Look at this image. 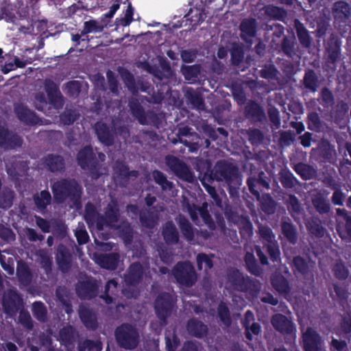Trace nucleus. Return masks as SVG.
Listing matches in <instances>:
<instances>
[{
  "mask_svg": "<svg viewBox=\"0 0 351 351\" xmlns=\"http://www.w3.org/2000/svg\"><path fill=\"white\" fill-rule=\"evenodd\" d=\"M226 288L245 292L248 297H254L260 289L258 281L245 277L239 271H232L228 276Z\"/></svg>",
  "mask_w": 351,
  "mask_h": 351,
  "instance_id": "f257e3e1",
  "label": "nucleus"
},
{
  "mask_svg": "<svg viewBox=\"0 0 351 351\" xmlns=\"http://www.w3.org/2000/svg\"><path fill=\"white\" fill-rule=\"evenodd\" d=\"M226 288L245 292L248 297H254L260 289L258 281L245 277L239 271H232L228 276Z\"/></svg>",
  "mask_w": 351,
  "mask_h": 351,
  "instance_id": "f03ea898",
  "label": "nucleus"
},
{
  "mask_svg": "<svg viewBox=\"0 0 351 351\" xmlns=\"http://www.w3.org/2000/svg\"><path fill=\"white\" fill-rule=\"evenodd\" d=\"M117 211V204L112 202L106 213V219H103L96 216L94 206L91 204H88L86 206L85 219L90 226H95L98 230H102L104 226H114V223L118 218Z\"/></svg>",
  "mask_w": 351,
  "mask_h": 351,
  "instance_id": "7ed1b4c3",
  "label": "nucleus"
},
{
  "mask_svg": "<svg viewBox=\"0 0 351 351\" xmlns=\"http://www.w3.org/2000/svg\"><path fill=\"white\" fill-rule=\"evenodd\" d=\"M47 99L53 104H62V97L56 84L46 80L44 86L36 94L34 104L37 109L43 110L47 105Z\"/></svg>",
  "mask_w": 351,
  "mask_h": 351,
  "instance_id": "20e7f679",
  "label": "nucleus"
},
{
  "mask_svg": "<svg viewBox=\"0 0 351 351\" xmlns=\"http://www.w3.org/2000/svg\"><path fill=\"white\" fill-rule=\"evenodd\" d=\"M116 338L119 345L125 349H133L138 343L137 331L128 324H123L117 329Z\"/></svg>",
  "mask_w": 351,
  "mask_h": 351,
  "instance_id": "39448f33",
  "label": "nucleus"
},
{
  "mask_svg": "<svg viewBox=\"0 0 351 351\" xmlns=\"http://www.w3.org/2000/svg\"><path fill=\"white\" fill-rule=\"evenodd\" d=\"M54 198L58 202H62L68 195H73L79 198L81 195V189L74 182H66L65 180L57 182L53 185Z\"/></svg>",
  "mask_w": 351,
  "mask_h": 351,
  "instance_id": "423d86ee",
  "label": "nucleus"
},
{
  "mask_svg": "<svg viewBox=\"0 0 351 351\" xmlns=\"http://www.w3.org/2000/svg\"><path fill=\"white\" fill-rule=\"evenodd\" d=\"M173 276L177 281L186 286H191L196 281V275L193 266L189 263H179L173 269Z\"/></svg>",
  "mask_w": 351,
  "mask_h": 351,
  "instance_id": "0eeeda50",
  "label": "nucleus"
},
{
  "mask_svg": "<svg viewBox=\"0 0 351 351\" xmlns=\"http://www.w3.org/2000/svg\"><path fill=\"white\" fill-rule=\"evenodd\" d=\"M303 346L305 351H321L322 341L319 335L311 328L303 332Z\"/></svg>",
  "mask_w": 351,
  "mask_h": 351,
  "instance_id": "6e6552de",
  "label": "nucleus"
},
{
  "mask_svg": "<svg viewBox=\"0 0 351 351\" xmlns=\"http://www.w3.org/2000/svg\"><path fill=\"white\" fill-rule=\"evenodd\" d=\"M168 167L180 178L187 181L193 182V176L185 164L178 158L173 156H168L166 158Z\"/></svg>",
  "mask_w": 351,
  "mask_h": 351,
  "instance_id": "1a4fd4ad",
  "label": "nucleus"
},
{
  "mask_svg": "<svg viewBox=\"0 0 351 351\" xmlns=\"http://www.w3.org/2000/svg\"><path fill=\"white\" fill-rule=\"evenodd\" d=\"M175 302L172 295L162 293L156 300L155 308L158 317L164 319L170 313Z\"/></svg>",
  "mask_w": 351,
  "mask_h": 351,
  "instance_id": "9d476101",
  "label": "nucleus"
},
{
  "mask_svg": "<svg viewBox=\"0 0 351 351\" xmlns=\"http://www.w3.org/2000/svg\"><path fill=\"white\" fill-rule=\"evenodd\" d=\"M21 145V138L18 136L9 134L5 123L0 120V147L10 149L20 147Z\"/></svg>",
  "mask_w": 351,
  "mask_h": 351,
  "instance_id": "9b49d317",
  "label": "nucleus"
},
{
  "mask_svg": "<svg viewBox=\"0 0 351 351\" xmlns=\"http://www.w3.org/2000/svg\"><path fill=\"white\" fill-rule=\"evenodd\" d=\"M351 14V8L350 4L344 1L336 2L333 7V15L335 17L334 25L337 27L341 25V23L346 25L348 20Z\"/></svg>",
  "mask_w": 351,
  "mask_h": 351,
  "instance_id": "f8f14e48",
  "label": "nucleus"
},
{
  "mask_svg": "<svg viewBox=\"0 0 351 351\" xmlns=\"http://www.w3.org/2000/svg\"><path fill=\"white\" fill-rule=\"evenodd\" d=\"M3 304L5 311L12 314L20 309L22 306V300L15 291H11L3 297Z\"/></svg>",
  "mask_w": 351,
  "mask_h": 351,
  "instance_id": "ddd939ff",
  "label": "nucleus"
},
{
  "mask_svg": "<svg viewBox=\"0 0 351 351\" xmlns=\"http://www.w3.org/2000/svg\"><path fill=\"white\" fill-rule=\"evenodd\" d=\"M5 165L8 173L12 177L21 176L25 173L27 169L26 163L15 158L8 159Z\"/></svg>",
  "mask_w": 351,
  "mask_h": 351,
  "instance_id": "4468645a",
  "label": "nucleus"
},
{
  "mask_svg": "<svg viewBox=\"0 0 351 351\" xmlns=\"http://www.w3.org/2000/svg\"><path fill=\"white\" fill-rule=\"evenodd\" d=\"M15 112L18 118L27 124H36L38 118L23 104H18L15 107Z\"/></svg>",
  "mask_w": 351,
  "mask_h": 351,
  "instance_id": "2eb2a0df",
  "label": "nucleus"
},
{
  "mask_svg": "<svg viewBox=\"0 0 351 351\" xmlns=\"http://www.w3.org/2000/svg\"><path fill=\"white\" fill-rule=\"evenodd\" d=\"M272 324L276 330L282 332L289 333L293 330L292 323L285 316L282 315L274 316Z\"/></svg>",
  "mask_w": 351,
  "mask_h": 351,
  "instance_id": "dca6fc26",
  "label": "nucleus"
},
{
  "mask_svg": "<svg viewBox=\"0 0 351 351\" xmlns=\"http://www.w3.org/2000/svg\"><path fill=\"white\" fill-rule=\"evenodd\" d=\"M334 289L336 293L339 305L344 306L345 304L348 302L349 298V285L345 282H339L334 285Z\"/></svg>",
  "mask_w": 351,
  "mask_h": 351,
  "instance_id": "f3484780",
  "label": "nucleus"
},
{
  "mask_svg": "<svg viewBox=\"0 0 351 351\" xmlns=\"http://www.w3.org/2000/svg\"><path fill=\"white\" fill-rule=\"evenodd\" d=\"M119 261V256L116 254H111L108 255H102L98 256L96 262L101 267L108 269H114L116 268Z\"/></svg>",
  "mask_w": 351,
  "mask_h": 351,
  "instance_id": "a211bd4d",
  "label": "nucleus"
},
{
  "mask_svg": "<svg viewBox=\"0 0 351 351\" xmlns=\"http://www.w3.org/2000/svg\"><path fill=\"white\" fill-rule=\"evenodd\" d=\"M143 267L139 263H134L130 267L125 281L128 285H133L138 282L141 278Z\"/></svg>",
  "mask_w": 351,
  "mask_h": 351,
  "instance_id": "6ab92c4d",
  "label": "nucleus"
},
{
  "mask_svg": "<svg viewBox=\"0 0 351 351\" xmlns=\"http://www.w3.org/2000/svg\"><path fill=\"white\" fill-rule=\"evenodd\" d=\"M187 208L193 221L196 222L197 215H199L205 223L208 224L210 228L213 227L210 221V215L204 205L201 208H197L195 206L191 207V206H189Z\"/></svg>",
  "mask_w": 351,
  "mask_h": 351,
  "instance_id": "aec40b11",
  "label": "nucleus"
},
{
  "mask_svg": "<svg viewBox=\"0 0 351 351\" xmlns=\"http://www.w3.org/2000/svg\"><path fill=\"white\" fill-rule=\"evenodd\" d=\"M256 22L254 19L244 20L241 24L242 37L247 42H250L251 38L255 35Z\"/></svg>",
  "mask_w": 351,
  "mask_h": 351,
  "instance_id": "412c9836",
  "label": "nucleus"
},
{
  "mask_svg": "<svg viewBox=\"0 0 351 351\" xmlns=\"http://www.w3.org/2000/svg\"><path fill=\"white\" fill-rule=\"evenodd\" d=\"M162 234L165 240L168 243H176L178 240V232L174 225L171 222H168L165 224Z\"/></svg>",
  "mask_w": 351,
  "mask_h": 351,
  "instance_id": "4be33fe9",
  "label": "nucleus"
},
{
  "mask_svg": "<svg viewBox=\"0 0 351 351\" xmlns=\"http://www.w3.org/2000/svg\"><path fill=\"white\" fill-rule=\"evenodd\" d=\"M80 316L87 328H94L96 326L95 315L88 308L81 306L80 308Z\"/></svg>",
  "mask_w": 351,
  "mask_h": 351,
  "instance_id": "5701e85b",
  "label": "nucleus"
},
{
  "mask_svg": "<svg viewBox=\"0 0 351 351\" xmlns=\"http://www.w3.org/2000/svg\"><path fill=\"white\" fill-rule=\"evenodd\" d=\"M95 131L99 141L102 143L106 145H109L112 143V137L109 134L108 128L104 124L100 123H97L95 125Z\"/></svg>",
  "mask_w": 351,
  "mask_h": 351,
  "instance_id": "b1692460",
  "label": "nucleus"
},
{
  "mask_svg": "<svg viewBox=\"0 0 351 351\" xmlns=\"http://www.w3.org/2000/svg\"><path fill=\"white\" fill-rule=\"evenodd\" d=\"M247 114L255 121H261L264 117L261 108L256 103L251 102L246 106Z\"/></svg>",
  "mask_w": 351,
  "mask_h": 351,
  "instance_id": "393cba45",
  "label": "nucleus"
},
{
  "mask_svg": "<svg viewBox=\"0 0 351 351\" xmlns=\"http://www.w3.org/2000/svg\"><path fill=\"white\" fill-rule=\"evenodd\" d=\"M188 331L194 336L201 337L206 332V326L199 322L191 320L188 323Z\"/></svg>",
  "mask_w": 351,
  "mask_h": 351,
  "instance_id": "a878e982",
  "label": "nucleus"
},
{
  "mask_svg": "<svg viewBox=\"0 0 351 351\" xmlns=\"http://www.w3.org/2000/svg\"><path fill=\"white\" fill-rule=\"evenodd\" d=\"M46 166L51 171H58L63 167L62 158L58 156H49L45 159Z\"/></svg>",
  "mask_w": 351,
  "mask_h": 351,
  "instance_id": "bb28decb",
  "label": "nucleus"
},
{
  "mask_svg": "<svg viewBox=\"0 0 351 351\" xmlns=\"http://www.w3.org/2000/svg\"><path fill=\"white\" fill-rule=\"evenodd\" d=\"M105 26H106V24L102 25L96 20H90L84 23L82 34H86L92 32H101L103 31Z\"/></svg>",
  "mask_w": 351,
  "mask_h": 351,
  "instance_id": "cd10ccee",
  "label": "nucleus"
},
{
  "mask_svg": "<svg viewBox=\"0 0 351 351\" xmlns=\"http://www.w3.org/2000/svg\"><path fill=\"white\" fill-rule=\"evenodd\" d=\"M274 287L280 293L287 294L289 291V287L287 280L282 276H276L272 278Z\"/></svg>",
  "mask_w": 351,
  "mask_h": 351,
  "instance_id": "c85d7f7f",
  "label": "nucleus"
},
{
  "mask_svg": "<svg viewBox=\"0 0 351 351\" xmlns=\"http://www.w3.org/2000/svg\"><path fill=\"white\" fill-rule=\"evenodd\" d=\"M182 72L185 79L192 83L200 73V67L197 65L183 66L182 68Z\"/></svg>",
  "mask_w": 351,
  "mask_h": 351,
  "instance_id": "c756f323",
  "label": "nucleus"
},
{
  "mask_svg": "<svg viewBox=\"0 0 351 351\" xmlns=\"http://www.w3.org/2000/svg\"><path fill=\"white\" fill-rule=\"evenodd\" d=\"M296 172L305 180L312 178L315 176V171L311 167L305 164H298L295 166Z\"/></svg>",
  "mask_w": 351,
  "mask_h": 351,
  "instance_id": "7c9ffc66",
  "label": "nucleus"
},
{
  "mask_svg": "<svg viewBox=\"0 0 351 351\" xmlns=\"http://www.w3.org/2000/svg\"><path fill=\"white\" fill-rule=\"evenodd\" d=\"M178 223L183 235L188 241H191L193 237V231L188 221L180 217Z\"/></svg>",
  "mask_w": 351,
  "mask_h": 351,
  "instance_id": "2f4dec72",
  "label": "nucleus"
},
{
  "mask_svg": "<svg viewBox=\"0 0 351 351\" xmlns=\"http://www.w3.org/2000/svg\"><path fill=\"white\" fill-rule=\"evenodd\" d=\"M241 234L244 237H250L253 234V228L251 222L245 219L241 218L239 222Z\"/></svg>",
  "mask_w": 351,
  "mask_h": 351,
  "instance_id": "473e14b6",
  "label": "nucleus"
},
{
  "mask_svg": "<svg viewBox=\"0 0 351 351\" xmlns=\"http://www.w3.org/2000/svg\"><path fill=\"white\" fill-rule=\"evenodd\" d=\"M152 176L156 182L160 184L163 190H169L172 188V183L168 181L161 172L154 171L152 173Z\"/></svg>",
  "mask_w": 351,
  "mask_h": 351,
  "instance_id": "72a5a7b5",
  "label": "nucleus"
},
{
  "mask_svg": "<svg viewBox=\"0 0 351 351\" xmlns=\"http://www.w3.org/2000/svg\"><path fill=\"white\" fill-rule=\"evenodd\" d=\"M69 256L64 246H59L57 253V260L62 270L66 268L69 263Z\"/></svg>",
  "mask_w": 351,
  "mask_h": 351,
  "instance_id": "f704fd0d",
  "label": "nucleus"
},
{
  "mask_svg": "<svg viewBox=\"0 0 351 351\" xmlns=\"http://www.w3.org/2000/svg\"><path fill=\"white\" fill-rule=\"evenodd\" d=\"M50 200V193L46 191H42L39 195L35 197V203L40 209L45 208L46 206L49 204Z\"/></svg>",
  "mask_w": 351,
  "mask_h": 351,
  "instance_id": "c9c22d12",
  "label": "nucleus"
},
{
  "mask_svg": "<svg viewBox=\"0 0 351 351\" xmlns=\"http://www.w3.org/2000/svg\"><path fill=\"white\" fill-rule=\"evenodd\" d=\"M92 156V150L90 147H85L80 152L77 156L79 165L84 169Z\"/></svg>",
  "mask_w": 351,
  "mask_h": 351,
  "instance_id": "e433bc0d",
  "label": "nucleus"
},
{
  "mask_svg": "<svg viewBox=\"0 0 351 351\" xmlns=\"http://www.w3.org/2000/svg\"><path fill=\"white\" fill-rule=\"evenodd\" d=\"M262 199V209L268 214L273 213L276 206L274 201L268 195H264Z\"/></svg>",
  "mask_w": 351,
  "mask_h": 351,
  "instance_id": "4c0bfd02",
  "label": "nucleus"
},
{
  "mask_svg": "<svg viewBox=\"0 0 351 351\" xmlns=\"http://www.w3.org/2000/svg\"><path fill=\"white\" fill-rule=\"evenodd\" d=\"M197 267L199 269H210L213 267V263L207 255L204 254H199L197 257Z\"/></svg>",
  "mask_w": 351,
  "mask_h": 351,
  "instance_id": "58836bf2",
  "label": "nucleus"
},
{
  "mask_svg": "<svg viewBox=\"0 0 351 351\" xmlns=\"http://www.w3.org/2000/svg\"><path fill=\"white\" fill-rule=\"evenodd\" d=\"M218 314L221 322L226 326H229L230 324V318L229 315L228 309L226 305L221 303L218 308Z\"/></svg>",
  "mask_w": 351,
  "mask_h": 351,
  "instance_id": "ea45409f",
  "label": "nucleus"
},
{
  "mask_svg": "<svg viewBox=\"0 0 351 351\" xmlns=\"http://www.w3.org/2000/svg\"><path fill=\"white\" fill-rule=\"evenodd\" d=\"M33 312L38 320L45 321L47 312L42 303L35 302L33 305Z\"/></svg>",
  "mask_w": 351,
  "mask_h": 351,
  "instance_id": "a19ab883",
  "label": "nucleus"
},
{
  "mask_svg": "<svg viewBox=\"0 0 351 351\" xmlns=\"http://www.w3.org/2000/svg\"><path fill=\"white\" fill-rule=\"evenodd\" d=\"M304 81L306 88L313 91H315L317 88V81L315 75L313 72L308 71L307 73H306Z\"/></svg>",
  "mask_w": 351,
  "mask_h": 351,
  "instance_id": "79ce46f5",
  "label": "nucleus"
},
{
  "mask_svg": "<svg viewBox=\"0 0 351 351\" xmlns=\"http://www.w3.org/2000/svg\"><path fill=\"white\" fill-rule=\"evenodd\" d=\"M336 278L339 280H346L349 275L348 269L342 264L336 265L333 269Z\"/></svg>",
  "mask_w": 351,
  "mask_h": 351,
  "instance_id": "37998d69",
  "label": "nucleus"
},
{
  "mask_svg": "<svg viewBox=\"0 0 351 351\" xmlns=\"http://www.w3.org/2000/svg\"><path fill=\"white\" fill-rule=\"evenodd\" d=\"M282 228L285 236L290 241V242L295 243L296 241V235L293 226L289 223H284Z\"/></svg>",
  "mask_w": 351,
  "mask_h": 351,
  "instance_id": "c03bdc74",
  "label": "nucleus"
},
{
  "mask_svg": "<svg viewBox=\"0 0 351 351\" xmlns=\"http://www.w3.org/2000/svg\"><path fill=\"white\" fill-rule=\"evenodd\" d=\"M245 263L250 271L254 274H258L259 270L256 264L255 258L251 253H247L245 255Z\"/></svg>",
  "mask_w": 351,
  "mask_h": 351,
  "instance_id": "a18cd8bd",
  "label": "nucleus"
},
{
  "mask_svg": "<svg viewBox=\"0 0 351 351\" xmlns=\"http://www.w3.org/2000/svg\"><path fill=\"white\" fill-rule=\"evenodd\" d=\"M134 9L130 3L128 4L124 17L119 20V24L123 26L129 25L133 21Z\"/></svg>",
  "mask_w": 351,
  "mask_h": 351,
  "instance_id": "49530a36",
  "label": "nucleus"
},
{
  "mask_svg": "<svg viewBox=\"0 0 351 351\" xmlns=\"http://www.w3.org/2000/svg\"><path fill=\"white\" fill-rule=\"evenodd\" d=\"M80 89V84L79 82H70L66 84L65 91L71 97H75L78 95Z\"/></svg>",
  "mask_w": 351,
  "mask_h": 351,
  "instance_id": "de8ad7c7",
  "label": "nucleus"
},
{
  "mask_svg": "<svg viewBox=\"0 0 351 351\" xmlns=\"http://www.w3.org/2000/svg\"><path fill=\"white\" fill-rule=\"evenodd\" d=\"M341 333L348 335L351 332V317L343 316L339 326Z\"/></svg>",
  "mask_w": 351,
  "mask_h": 351,
  "instance_id": "09e8293b",
  "label": "nucleus"
},
{
  "mask_svg": "<svg viewBox=\"0 0 351 351\" xmlns=\"http://www.w3.org/2000/svg\"><path fill=\"white\" fill-rule=\"evenodd\" d=\"M330 346L332 347L336 351L348 350V343L344 340L332 339L330 341Z\"/></svg>",
  "mask_w": 351,
  "mask_h": 351,
  "instance_id": "8fccbe9b",
  "label": "nucleus"
},
{
  "mask_svg": "<svg viewBox=\"0 0 351 351\" xmlns=\"http://www.w3.org/2000/svg\"><path fill=\"white\" fill-rule=\"evenodd\" d=\"M259 234L267 242H271L274 239L271 230L265 226H259Z\"/></svg>",
  "mask_w": 351,
  "mask_h": 351,
  "instance_id": "3c124183",
  "label": "nucleus"
},
{
  "mask_svg": "<svg viewBox=\"0 0 351 351\" xmlns=\"http://www.w3.org/2000/svg\"><path fill=\"white\" fill-rule=\"evenodd\" d=\"M293 263L295 269L300 273L304 274L306 272L308 266L303 258L300 257H295L293 260Z\"/></svg>",
  "mask_w": 351,
  "mask_h": 351,
  "instance_id": "603ef678",
  "label": "nucleus"
},
{
  "mask_svg": "<svg viewBox=\"0 0 351 351\" xmlns=\"http://www.w3.org/2000/svg\"><path fill=\"white\" fill-rule=\"evenodd\" d=\"M267 249L271 258H272L274 261L277 260L279 256L280 252L277 245L276 243L273 242V240L271 242H268Z\"/></svg>",
  "mask_w": 351,
  "mask_h": 351,
  "instance_id": "864d4df0",
  "label": "nucleus"
},
{
  "mask_svg": "<svg viewBox=\"0 0 351 351\" xmlns=\"http://www.w3.org/2000/svg\"><path fill=\"white\" fill-rule=\"evenodd\" d=\"M345 197V194H343L341 190L336 189L333 193L331 200L335 204L342 206L343 204Z\"/></svg>",
  "mask_w": 351,
  "mask_h": 351,
  "instance_id": "5fc2aeb1",
  "label": "nucleus"
},
{
  "mask_svg": "<svg viewBox=\"0 0 351 351\" xmlns=\"http://www.w3.org/2000/svg\"><path fill=\"white\" fill-rule=\"evenodd\" d=\"M114 170L121 176H136L137 175L136 171L128 172L127 167L122 163L116 167Z\"/></svg>",
  "mask_w": 351,
  "mask_h": 351,
  "instance_id": "6e6d98bb",
  "label": "nucleus"
},
{
  "mask_svg": "<svg viewBox=\"0 0 351 351\" xmlns=\"http://www.w3.org/2000/svg\"><path fill=\"white\" fill-rule=\"evenodd\" d=\"M332 34H330V45H332ZM340 54V47L338 45V43L336 42V48L332 49V45H330V64H333L336 62L337 60L339 58Z\"/></svg>",
  "mask_w": 351,
  "mask_h": 351,
  "instance_id": "4d7b16f0",
  "label": "nucleus"
},
{
  "mask_svg": "<svg viewBox=\"0 0 351 351\" xmlns=\"http://www.w3.org/2000/svg\"><path fill=\"white\" fill-rule=\"evenodd\" d=\"M73 330L71 327L63 328L60 332V337L63 341L67 342L71 341L73 337Z\"/></svg>",
  "mask_w": 351,
  "mask_h": 351,
  "instance_id": "13d9d810",
  "label": "nucleus"
},
{
  "mask_svg": "<svg viewBox=\"0 0 351 351\" xmlns=\"http://www.w3.org/2000/svg\"><path fill=\"white\" fill-rule=\"evenodd\" d=\"M298 36L301 42V43L307 47L310 44L309 36L308 32L306 29H298Z\"/></svg>",
  "mask_w": 351,
  "mask_h": 351,
  "instance_id": "bf43d9fd",
  "label": "nucleus"
},
{
  "mask_svg": "<svg viewBox=\"0 0 351 351\" xmlns=\"http://www.w3.org/2000/svg\"><path fill=\"white\" fill-rule=\"evenodd\" d=\"M75 237L80 244H84L88 242V235L86 230L82 229L76 230Z\"/></svg>",
  "mask_w": 351,
  "mask_h": 351,
  "instance_id": "052dcab7",
  "label": "nucleus"
},
{
  "mask_svg": "<svg viewBox=\"0 0 351 351\" xmlns=\"http://www.w3.org/2000/svg\"><path fill=\"white\" fill-rule=\"evenodd\" d=\"M181 57L183 61L186 62H191L196 58V53L192 50H184L181 53Z\"/></svg>",
  "mask_w": 351,
  "mask_h": 351,
  "instance_id": "680f3d73",
  "label": "nucleus"
},
{
  "mask_svg": "<svg viewBox=\"0 0 351 351\" xmlns=\"http://www.w3.org/2000/svg\"><path fill=\"white\" fill-rule=\"evenodd\" d=\"M19 320L25 327L28 328L32 327L31 317L27 313L21 311L19 315Z\"/></svg>",
  "mask_w": 351,
  "mask_h": 351,
  "instance_id": "e2e57ef3",
  "label": "nucleus"
},
{
  "mask_svg": "<svg viewBox=\"0 0 351 351\" xmlns=\"http://www.w3.org/2000/svg\"><path fill=\"white\" fill-rule=\"evenodd\" d=\"M261 330L260 326L258 324L253 323L250 326L248 325V330H246V337L248 339H252V334L258 335Z\"/></svg>",
  "mask_w": 351,
  "mask_h": 351,
  "instance_id": "0e129e2a",
  "label": "nucleus"
},
{
  "mask_svg": "<svg viewBox=\"0 0 351 351\" xmlns=\"http://www.w3.org/2000/svg\"><path fill=\"white\" fill-rule=\"evenodd\" d=\"M12 193L9 192L6 195H5V197L0 199V207L2 208H8L10 207L12 204Z\"/></svg>",
  "mask_w": 351,
  "mask_h": 351,
  "instance_id": "69168bd1",
  "label": "nucleus"
},
{
  "mask_svg": "<svg viewBox=\"0 0 351 351\" xmlns=\"http://www.w3.org/2000/svg\"><path fill=\"white\" fill-rule=\"evenodd\" d=\"M309 128L310 129H318L319 128V118L318 116L316 114H311L309 116Z\"/></svg>",
  "mask_w": 351,
  "mask_h": 351,
  "instance_id": "338daca9",
  "label": "nucleus"
},
{
  "mask_svg": "<svg viewBox=\"0 0 351 351\" xmlns=\"http://www.w3.org/2000/svg\"><path fill=\"white\" fill-rule=\"evenodd\" d=\"M301 144L306 147H308L311 146V134L310 132H306L300 137Z\"/></svg>",
  "mask_w": 351,
  "mask_h": 351,
  "instance_id": "774afa93",
  "label": "nucleus"
}]
</instances>
